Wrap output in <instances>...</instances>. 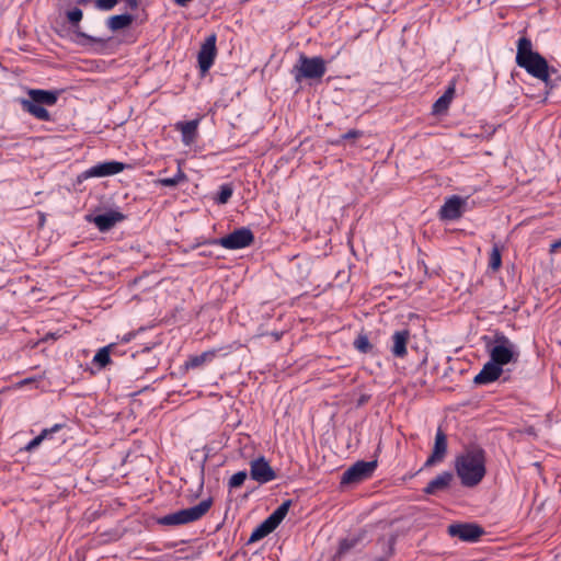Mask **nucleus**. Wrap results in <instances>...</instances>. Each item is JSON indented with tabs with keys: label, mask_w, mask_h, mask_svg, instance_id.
Here are the masks:
<instances>
[{
	"label": "nucleus",
	"mask_w": 561,
	"mask_h": 561,
	"mask_svg": "<svg viewBox=\"0 0 561 561\" xmlns=\"http://www.w3.org/2000/svg\"><path fill=\"white\" fill-rule=\"evenodd\" d=\"M485 450L480 446H470L455 460L456 473L466 488L478 485L486 473Z\"/></svg>",
	"instance_id": "obj_1"
},
{
	"label": "nucleus",
	"mask_w": 561,
	"mask_h": 561,
	"mask_svg": "<svg viewBox=\"0 0 561 561\" xmlns=\"http://www.w3.org/2000/svg\"><path fill=\"white\" fill-rule=\"evenodd\" d=\"M515 61L528 75L545 82L547 88H552L548 61L538 51L533 49V43L528 37L523 36L517 41ZM551 71L554 70L551 69Z\"/></svg>",
	"instance_id": "obj_2"
},
{
	"label": "nucleus",
	"mask_w": 561,
	"mask_h": 561,
	"mask_svg": "<svg viewBox=\"0 0 561 561\" xmlns=\"http://www.w3.org/2000/svg\"><path fill=\"white\" fill-rule=\"evenodd\" d=\"M483 340L490 359L501 367L518 360V346L503 332L496 331L492 337L484 336Z\"/></svg>",
	"instance_id": "obj_3"
},
{
	"label": "nucleus",
	"mask_w": 561,
	"mask_h": 561,
	"mask_svg": "<svg viewBox=\"0 0 561 561\" xmlns=\"http://www.w3.org/2000/svg\"><path fill=\"white\" fill-rule=\"evenodd\" d=\"M28 99H21L20 104L24 112L33 115L35 118L49 122L51 116L44 106H53L57 103L58 92L41 89H31L27 92Z\"/></svg>",
	"instance_id": "obj_4"
},
{
	"label": "nucleus",
	"mask_w": 561,
	"mask_h": 561,
	"mask_svg": "<svg viewBox=\"0 0 561 561\" xmlns=\"http://www.w3.org/2000/svg\"><path fill=\"white\" fill-rule=\"evenodd\" d=\"M327 72V62L321 56L309 57L300 54L291 69L297 83L302 80H320Z\"/></svg>",
	"instance_id": "obj_5"
},
{
	"label": "nucleus",
	"mask_w": 561,
	"mask_h": 561,
	"mask_svg": "<svg viewBox=\"0 0 561 561\" xmlns=\"http://www.w3.org/2000/svg\"><path fill=\"white\" fill-rule=\"evenodd\" d=\"M213 500L206 499L197 505L176 511L159 519V524L165 526H179L201 519L210 508Z\"/></svg>",
	"instance_id": "obj_6"
},
{
	"label": "nucleus",
	"mask_w": 561,
	"mask_h": 561,
	"mask_svg": "<svg viewBox=\"0 0 561 561\" xmlns=\"http://www.w3.org/2000/svg\"><path fill=\"white\" fill-rule=\"evenodd\" d=\"M254 242L253 232L245 227L233 230L231 233L216 239L214 243L228 250H239L250 247Z\"/></svg>",
	"instance_id": "obj_7"
},
{
	"label": "nucleus",
	"mask_w": 561,
	"mask_h": 561,
	"mask_svg": "<svg viewBox=\"0 0 561 561\" xmlns=\"http://www.w3.org/2000/svg\"><path fill=\"white\" fill-rule=\"evenodd\" d=\"M377 460L356 461L342 476V484L358 483L370 478L377 468Z\"/></svg>",
	"instance_id": "obj_8"
},
{
	"label": "nucleus",
	"mask_w": 561,
	"mask_h": 561,
	"mask_svg": "<svg viewBox=\"0 0 561 561\" xmlns=\"http://www.w3.org/2000/svg\"><path fill=\"white\" fill-rule=\"evenodd\" d=\"M447 531L449 536L457 537L466 542H477L484 535V529L474 523L451 524L448 526Z\"/></svg>",
	"instance_id": "obj_9"
},
{
	"label": "nucleus",
	"mask_w": 561,
	"mask_h": 561,
	"mask_svg": "<svg viewBox=\"0 0 561 561\" xmlns=\"http://www.w3.org/2000/svg\"><path fill=\"white\" fill-rule=\"evenodd\" d=\"M217 36L215 33L207 36L201 46L197 55L198 67L203 73H206L214 65L217 56L216 48Z\"/></svg>",
	"instance_id": "obj_10"
},
{
	"label": "nucleus",
	"mask_w": 561,
	"mask_h": 561,
	"mask_svg": "<svg viewBox=\"0 0 561 561\" xmlns=\"http://www.w3.org/2000/svg\"><path fill=\"white\" fill-rule=\"evenodd\" d=\"M250 477L260 484H265L276 479V472L265 457L261 456L250 462Z\"/></svg>",
	"instance_id": "obj_11"
},
{
	"label": "nucleus",
	"mask_w": 561,
	"mask_h": 561,
	"mask_svg": "<svg viewBox=\"0 0 561 561\" xmlns=\"http://www.w3.org/2000/svg\"><path fill=\"white\" fill-rule=\"evenodd\" d=\"M467 199L459 196L453 195L446 198L445 203L440 207L438 211V216L440 220H457L459 219L466 206Z\"/></svg>",
	"instance_id": "obj_12"
},
{
	"label": "nucleus",
	"mask_w": 561,
	"mask_h": 561,
	"mask_svg": "<svg viewBox=\"0 0 561 561\" xmlns=\"http://www.w3.org/2000/svg\"><path fill=\"white\" fill-rule=\"evenodd\" d=\"M446 454H447V436L444 433V431L442 430V427H438L436 435H435V442H434L432 454L426 459L424 466L432 467L436 463L442 462L445 459Z\"/></svg>",
	"instance_id": "obj_13"
},
{
	"label": "nucleus",
	"mask_w": 561,
	"mask_h": 561,
	"mask_svg": "<svg viewBox=\"0 0 561 561\" xmlns=\"http://www.w3.org/2000/svg\"><path fill=\"white\" fill-rule=\"evenodd\" d=\"M125 164L118 161L98 163L85 171L87 178H104L117 174L125 170Z\"/></svg>",
	"instance_id": "obj_14"
},
{
	"label": "nucleus",
	"mask_w": 561,
	"mask_h": 561,
	"mask_svg": "<svg viewBox=\"0 0 561 561\" xmlns=\"http://www.w3.org/2000/svg\"><path fill=\"white\" fill-rule=\"evenodd\" d=\"M125 216L119 211H107L96 216L89 215L87 220L93 222L102 232L111 230L117 222L122 221Z\"/></svg>",
	"instance_id": "obj_15"
},
{
	"label": "nucleus",
	"mask_w": 561,
	"mask_h": 561,
	"mask_svg": "<svg viewBox=\"0 0 561 561\" xmlns=\"http://www.w3.org/2000/svg\"><path fill=\"white\" fill-rule=\"evenodd\" d=\"M503 374V367L491 359L486 362L480 373L473 378L476 385H488L497 380Z\"/></svg>",
	"instance_id": "obj_16"
},
{
	"label": "nucleus",
	"mask_w": 561,
	"mask_h": 561,
	"mask_svg": "<svg viewBox=\"0 0 561 561\" xmlns=\"http://www.w3.org/2000/svg\"><path fill=\"white\" fill-rule=\"evenodd\" d=\"M391 353L397 358H403L408 354L407 345L410 340L409 330L396 331L392 336Z\"/></svg>",
	"instance_id": "obj_17"
},
{
	"label": "nucleus",
	"mask_w": 561,
	"mask_h": 561,
	"mask_svg": "<svg viewBox=\"0 0 561 561\" xmlns=\"http://www.w3.org/2000/svg\"><path fill=\"white\" fill-rule=\"evenodd\" d=\"M453 479L454 474L450 471H444L427 483L424 489V493L434 495L438 492L445 491L449 488Z\"/></svg>",
	"instance_id": "obj_18"
},
{
	"label": "nucleus",
	"mask_w": 561,
	"mask_h": 561,
	"mask_svg": "<svg viewBox=\"0 0 561 561\" xmlns=\"http://www.w3.org/2000/svg\"><path fill=\"white\" fill-rule=\"evenodd\" d=\"M197 128H198L197 119L178 122L175 124V129L181 131L182 141L186 146H191L195 141V139L197 137Z\"/></svg>",
	"instance_id": "obj_19"
},
{
	"label": "nucleus",
	"mask_w": 561,
	"mask_h": 561,
	"mask_svg": "<svg viewBox=\"0 0 561 561\" xmlns=\"http://www.w3.org/2000/svg\"><path fill=\"white\" fill-rule=\"evenodd\" d=\"M134 16L128 13L112 15L107 19L106 25L112 32L124 30L131 25Z\"/></svg>",
	"instance_id": "obj_20"
},
{
	"label": "nucleus",
	"mask_w": 561,
	"mask_h": 561,
	"mask_svg": "<svg viewBox=\"0 0 561 561\" xmlns=\"http://www.w3.org/2000/svg\"><path fill=\"white\" fill-rule=\"evenodd\" d=\"M65 427V424H55L54 426L49 427V428H44L39 435H37L36 437H34L26 446H25V450L27 451H31L33 449H35L36 447H38L41 445V443L50 437L54 433L60 431L61 428Z\"/></svg>",
	"instance_id": "obj_21"
},
{
	"label": "nucleus",
	"mask_w": 561,
	"mask_h": 561,
	"mask_svg": "<svg viewBox=\"0 0 561 561\" xmlns=\"http://www.w3.org/2000/svg\"><path fill=\"white\" fill-rule=\"evenodd\" d=\"M216 356L215 350H209L206 352H203L199 355L191 356L187 362L185 363L186 368H198L203 366L205 363L211 362Z\"/></svg>",
	"instance_id": "obj_22"
},
{
	"label": "nucleus",
	"mask_w": 561,
	"mask_h": 561,
	"mask_svg": "<svg viewBox=\"0 0 561 561\" xmlns=\"http://www.w3.org/2000/svg\"><path fill=\"white\" fill-rule=\"evenodd\" d=\"M276 528L270 524L267 519H265L263 523H261L251 534L250 538L248 539V545L256 542L271 533H273Z\"/></svg>",
	"instance_id": "obj_23"
},
{
	"label": "nucleus",
	"mask_w": 561,
	"mask_h": 561,
	"mask_svg": "<svg viewBox=\"0 0 561 561\" xmlns=\"http://www.w3.org/2000/svg\"><path fill=\"white\" fill-rule=\"evenodd\" d=\"M290 505H291L290 500L283 502L266 519L270 522V524H272L275 528H277V526L286 517Z\"/></svg>",
	"instance_id": "obj_24"
},
{
	"label": "nucleus",
	"mask_w": 561,
	"mask_h": 561,
	"mask_svg": "<svg viewBox=\"0 0 561 561\" xmlns=\"http://www.w3.org/2000/svg\"><path fill=\"white\" fill-rule=\"evenodd\" d=\"M187 181L186 174L182 171V169L179 167L178 172L172 178H161L156 181L158 185L165 186V187H175L180 183H183Z\"/></svg>",
	"instance_id": "obj_25"
},
{
	"label": "nucleus",
	"mask_w": 561,
	"mask_h": 561,
	"mask_svg": "<svg viewBox=\"0 0 561 561\" xmlns=\"http://www.w3.org/2000/svg\"><path fill=\"white\" fill-rule=\"evenodd\" d=\"M114 348L113 344L100 348L93 357V363L100 368H104L111 363V351Z\"/></svg>",
	"instance_id": "obj_26"
},
{
	"label": "nucleus",
	"mask_w": 561,
	"mask_h": 561,
	"mask_svg": "<svg viewBox=\"0 0 561 561\" xmlns=\"http://www.w3.org/2000/svg\"><path fill=\"white\" fill-rule=\"evenodd\" d=\"M353 345L355 350H357L362 354H368L373 351L374 345L369 342V339L366 334L360 333L354 340Z\"/></svg>",
	"instance_id": "obj_27"
},
{
	"label": "nucleus",
	"mask_w": 561,
	"mask_h": 561,
	"mask_svg": "<svg viewBox=\"0 0 561 561\" xmlns=\"http://www.w3.org/2000/svg\"><path fill=\"white\" fill-rule=\"evenodd\" d=\"M502 265V254L499 244H493L490 257H489V268L493 272H496Z\"/></svg>",
	"instance_id": "obj_28"
},
{
	"label": "nucleus",
	"mask_w": 561,
	"mask_h": 561,
	"mask_svg": "<svg viewBox=\"0 0 561 561\" xmlns=\"http://www.w3.org/2000/svg\"><path fill=\"white\" fill-rule=\"evenodd\" d=\"M232 193H233V188H232L231 184H222L219 187V191L215 197L216 203L219 205L227 204L228 201L231 198Z\"/></svg>",
	"instance_id": "obj_29"
},
{
	"label": "nucleus",
	"mask_w": 561,
	"mask_h": 561,
	"mask_svg": "<svg viewBox=\"0 0 561 561\" xmlns=\"http://www.w3.org/2000/svg\"><path fill=\"white\" fill-rule=\"evenodd\" d=\"M75 34L78 37V43L81 44V45L94 44V43H100V44H104L105 43V41L103 38H99V37H94V36L88 35L87 33L81 32L80 30H76Z\"/></svg>",
	"instance_id": "obj_30"
},
{
	"label": "nucleus",
	"mask_w": 561,
	"mask_h": 561,
	"mask_svg": "<svg viewBox=\"0 0 561 561\" xmlns=\"http://www.w3.org/2000/svg\"><path fill=\"white\" fill-rule=\"evenodd\" d=\"M66 15H67L68 22L72 26L79 27V23L82 20V16H83V13H82L81 9L75 7L71 10H68Z\"/></svg>",
	"instance_id": "obj_31"
},
{
	"label": "nucleus",
	"mask_w": 561,
	"mask_h": 561,
	"mask_svg": "<svg viewBox=\"0 0 561 561\" xmlns=\"http://www.w3.org/2000/svg\"><path fill=\"white\" fill-rule=\"evenodd\" d=\"M248 477L247 471H238L232 474L228 481L229 489H236L241 486Z\"/></svg>",
	"instance_id": "obj_32"
},
{
	"label": "nucleus",
	"mask_w": 561,
	"mask_h": 561,
	"mask_svg": "<svg viewBox=\"0 0 561 561\" xmlns=\"http://www.w3.org/2000/svg\"><path fill=\"white\" fill-rule=\"evenodd\" d=\"M450 103L451 102L448 101L447 96L442 95L434 102L433 113L436 115L445 113L448 110Z\"/></svg>",
	"instance_id": "obj_33"
},
{
	"label": "nucleus",
	"mask_w": 561,
	"mask_h": 561,
	"mask_svg": "<svg viewBox=\"0 0 561 561\" xmlns=\"http://www.w3.org/2000/svg\"><path fill=\"white\" fill-rule=\"evenodd\" d=\"M357 542H358L357 539H347V538L343 539L340 542L337 554L342 556V554L346 553L348 550L354 548L357 545Z\"/></svg>",
	"instance_id": "obj_34"
},
{
	"label": "nucleus",
	"mask_w": 561,
	"mask_h": 561,
	"mask_svg": "<svg viewBox=\"0 0 561 561\" xmlns=\"http://www.w3.org/2000/svg\"><path fill=\"white\" fill-rule=\"evenodd\" d=\"M362 135H363V131L357 130V129H351L347 133L343 134L341 136V139L342 140L356 139V138H359Z\"/></svg>",
	"instance_id": "obj_35"
},
{
	"label": "nucleus",
	"mask_w": 561,
	"mask_h": 561,
	"mask_svg": "<svg viewBox=\"0 0 561 561\" xmlns=\"http://www.w3.org/2000/svg\"><path fill=\"white\" fill-rule=\"evenodd\" d=\"M60 336H61V333H60L59 331H56V332H48V333H47V334H45V336L43 337V341H44V342H48L49 340L56 341V340H58Z\"/></svg>",
	"instance_id": "obj_36"
},
{
	"label": "nucleus",
	"mask_w": 561,
	"mask_h": 561,
	"mask_svg": "<svg viewBox=\"0 0 561 561\" xmlns=\"http://www.w3.org/2000/svg\"><path fill=\"white\" fill-rule=\"evenodd\" d=\"M454 93H455V88L454 87H449L445 93L443 94V96H447L448 101L451 102L453 100V96H454Z\"/></svg>",
	"instance_id": "obj_37"
},
{
	"label": "nucleus",
	"mask_w": 561,
	"mask_h": 561,
	"mask_svg": "<svg viewBox=\"0 0 561 561\" xmlns=\"http://www.w3.org/2000/svg\"><path fill=\"white\" fill-rule=\"evenodd\" d=\"M45 221H46L45 214L39 213V222H38V226H39V227H43V226L45 225Z\"/></svg>",
	"instance_id": "obj_38"
},
{
	"label": "nucleus",
	"mask_w": 561,
	"mask_h": 561,
	"mask_svg": "<svg viewBox=\"0 0 561 561\" xmlns=\"http://www.w3.org/2000/svg\"><path fill=\"white\" fill-rule=\"evenodd\" d=\"M192 0H174V2L181 7H185Z\"/></svg>",
	"instance_id": "obj_39"
},
{
	"label": "nucleus",
	"mask_w": 561,
	"mask_h": 561,
	"mask_svg": "<svg viewBox=\"0 0 561 561\" xmlns=\"http://www.w3.org/2000/svg\"><path fill=\"white\" fill-rule=\"evenodd\" d=\"M134 334L133 333H128V334H125L122 339L123 342L127 343L129 342L131 339H133Z\"/></svg>",
	"instance_id": "obj_40"
},
{
	"label": "nucleus",
	"mask_w": 561,
	"mask_h": 561,
	"mask_svg": "<svg viewBox=\"0 0 561 561\" xmlns=\"http://www.w3.org/2000/svg\"><path fill=\"white\" fill-rule=\"evenodd\" d=\"M366 401H367V397L363 396V397L359 399V401H358V405L364 404Z\"/></svg>",
	"instance_id": "obj_41"
},
{
	"label": "nucleus",
	"mask_w": 561,
	"mask_h": 561,
	"mask_svg": "<svg viewBox=\"0 0 561 561\" xmlns=\"http://www.w3.org/2000/svg\"><path fill=\"white\" fill-rule=\"evenodd\" d=\"M558 247H561V240H560V241H558V242H556V243H553V244L551 245V248H552L551 250L553 251V250H554L556 248H558Z\"/></svg>",
	"instance_id": "obj_42"
},
{
	"label": "nucleus",
	"mask_w": 561,
	"mask_h": 561,
	"mask_svg": "<svg viewBox=\"0 0 561 561\" xmlns=\"http://www.w3.org/2000/svg\"><path fill=\"white\" fill-rule=\"evenodd\" d=\"M31 379H24L23 383L30 382Z\"/></svg>",
	"instance_id": "obj_43"
}]
</instances>
